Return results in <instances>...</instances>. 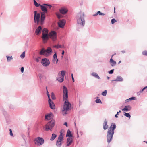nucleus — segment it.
Here are the masks:
<instances>
[{
  "label": "nucleus",
  "instance_id": "nucleus-13",
  "mask_svg": "<svg viewBox=\"0 0 147 147\" xmlns=\"http://www.w3.org/2000/svg\"><path fill=\"white\" fill-rule=\"evenodd\" d=\"M131 109V107L129 105L125 106L124 108L122 109V110L126 112L130 111Z\"/></svg>",
  "mask_w": 147,
  "mask_h": 147
},
{
  "label": "nucleus",
  "instance_id": "nucleus-21",
  "mask_svg": "<svg viewBox=\"0 0 147 147\" xmlns=\"http://www.w3.org/2000/svg\"><path fill=\"white\" fill-rule=\"evenodd\" d=\"M53 62H55V59L56 60V63H57L58 60V59L57 58V55L56 53L54 54L53 56Z\"/></svg>",
  "mask_w": 147,
  "mask_h": 147
},
{
  "label": "nucleus",
  "instance_id": "nucleus-29",
  "mask_svg": "<svg viewBox=\"0 0 147 147\" xmlns=\"http://www.w3.org/2000/svg\"><path fill=\"white\" fill-rule=\"evenodd\" d=\"M124 115L126 117L130 118L131 116L129 113L124 112Z\"/></svg>",
  "mask_w": 147,
  "mask_h": 147
},
{
  "label": "nucleus",
  "instance_id": "nucleus-6",
  "mask_svg": "<svg viewBox=\"0 0 147 147\" xmlns=\"http://www.w3.org/2000/svg\"><path fill=\"white\" fill-rule=\"evenodd\" d=\"M55 125V121L54 120H51L44 127L45 130L46 131L49 130L51 131V129L54 127Z\"/></svg>",
  "mask_w": 147,
  "mask_h": 147
},
{
  "label": "nucleus",
  "instance_id": "nucleus-63",
  "mask_svg": "<svg viewBox=\"0 0 147 147\" xmlns=\"http://www.w3.org/2000/svg\"><path fill=\"white\" fill-rule=\"evenodd\" d=\"M121 61H119V63H121Z\"/></svg>",
  "mask_w": 147,
  "mask_h": 147
},
{
  "label": "nucleus",
  "instance_id": "nucleus-27",
  "mask_svg": "<svg viewBox=\"0 0 147 147\" xmlns=\"http://www.w3.org/2000/svg\"><path fill=\"white\" fill-rule=\"evenodd\" d=\"M45 52V50L44 49H42L40 51L39 54L40 55H44Z\"/></svg>",
  "mask_w": 147,
  "mask_h": 147
},
{
  "label": "nucleus",
  "instance_id": "nucleus-3",
  "mask_svg": "<svg viewBox=\"0 0 147 147\" xmlns=\"http://www.w3.org/2000/svg\"><path fill=\"white\" fill-rule=\"evenodd\" d=\"M41 38L43 42L45 43L47 42L49 38L51 39L54 41L57 39V33L55 31H52L49 34L47 33H42Z\"/></svg>",
  "mask_w": 147,
  "mask_h": 147
},
{
  "label": "nucleus",
  "instance_id": "nucleus-30",
  "mask_svg": "<svg viewBox=\"0 0 147 147\" xmlns=\"http://www.w3.org/2000/svg\"><path fill=\"white\" fill-rule=\"evenodd\" d=\"M48 30L46 28H44L42 30V33H48Z\"/></svg>",
  "mask_w": 147,
  "mask_h": 147
},
{
  "label": "nucleus",
  "instance_id": "nucleus-55",
  "mask_svg": "<svg viewBox=\"0 0 147 147\" xmlns=\"http://www.w3.org/2000/svg\"><path fill=\"white\" fill-rule=\"evenodd\" d=\"M33 1H34V4H35L36 3H37V2L35 0H33Z\"/></svg>",
  "mask_w": 147,
  "mask_h": 147
},
{
  "label": "nucleus",
  "instance_id": "nucleus-62",
  "mask_svg": "<svg viewBox=\"0 0 147 147\" xmlns=\"http://www.w3.org/2000/svg\"><path fill=\"white\" fill-rule=\"evenodd\" d=\"M118 112H119V113L121 112V110H119V111Z\"/></svg>",
  "mask_w": 147,
  "mask_h": 147
},
{
  "label": "nucleus",
  "instance_id": "nucleus-61",
  "mask_svg": "<svg viewBox=\"0 0 147 147\" xmlns=\"http://www.w3.org/2000/svg\"><path fill=\"white\" fill-rule=\"evenodd\" d=\"M119 113V112H117V113L116 114L118 115V114Z\"/></svg>",
  "mask_w": 147,
  "mask_h": 147
},
{
  "label": "nucleus",
  "instance_id": "nucleus-38",
  "mask_svg": "<svg viewBox=\"0 0 147 147\" xmlns=\"http://www.w3.org/2000/svg\"><path fill=\"white\" fill-rule=\"evenodd\" d=\"M114 69H112L110 71H108V73L109 74H112L113 73L114 71Z\"/></svg>",
  "mask_w": 147,
  "mask_h": 147
},
{
  "label": "nucleus",
  "instance_id": "nucleus-41",
  "mask_svg": "<svg viewBox=\"0 0 147 147\" xmlns=\"http://www.w3.org/2000/svg\"><path fill=\"white\" fill-rule=\"evenodd\" d=\"M98 14L100 15H105L104 13L101 12L100 11H98Z\"/></svg>",
  "mask_w": 147,
  "mask_h": 147
},
{
  "label": "nucleus",
  "instance_id": "nucleus-47",
  "mask_svg": "<svg viewBox=\"0 0 147 147\" xmlns=\"http://www.w3.org/2000/svg\"><path fill=\"white\" fill-rule=\"evenodd\" d=\"M98 14V11L94 15H93V16H97Z\"/></svg>",
  "mask_w": 147,
  "mask_h": 147
},
{
  "label": "nucleus",
  "instance_id": "nucleus-34",
  "mask_svg": "<svg viewBox=\"0 0 147 147\" xmlns=\"http://www.w3.org/2000/svg\"><path fill=\"white\" fill-rule=\"evenodd\" d=\"M46 90H47V94L48 96L49 100V99H50V95L49 94V93L47 89V87H46Z\"/></svg>",
  "mask_w": 147,
  "mask_h": 147
},
{
  "label": "nucleus",
  "instance_id": "nucleus-1",
  "mask_svg": "<svg viewBox=\"0 0 147 147\" xmlns=\"http://www.w3.org/2000/svg\"><path fill=\"white\" fill-rule=\"evenodd\" d=\"M46 6L44 5H40V8L42 11L43 12L41 13V16L40 20V14L39 13H37L36 11H34V19L35 23L36 21L37 24H40V25H42L44 23V20L45 18V13H47V9L46 8Z\"/></svg>",
  "mask_w": 147,
  "mask_h": 147
},
{
  "label": "nucleus",
  "instance_id": "nucleus-9",
  "mask_svg": "<svg viewBox=\"0 0 147 147\" xmlns=\"http://www.w3.org/2000/svg\"><path fill=\"white\" fill-rule=\"evenodd\" d=\"M34 141H36L35 143L38 145H42L44 142V139L42 138H40L39 137L36 138Z\"/></svg>",
  "mask_w": 147,
  "mask_h": 147
},
{
  "label": "nucleus",
  "instance_id": "nucleus-35",
  "mask_svg": "<svg viewBox=\"0 0 147 147\" xmlns=\"http://www.w3.org/2000/svg\"><path fill=\"white\" fill-rule=\"evenodd\" d=\"M54 47L57 48H61V46L60 45H55Z\"/></svg>",
  "mask_w": 147,
  "mask_h": 147
},
{
  "label": "nucleus",
  "instance_id": "nucleus-7",
  "mask_svg": "<svg viewBox=\"0 0 147 147\" xmlns=\"http://www.w3.org/2000/svg\"><path fill=\"white\" fill-rule=\"evenodd\" d=\"M63 135L61 132H60V134L58 138L56 143V145L57 147H61L62 145V143L61 142L63 140Z\"/></svg>",
  "mask_w": 147,
  "mask_h": 147
},
{
  "label": "nucleus",
  "instance_id": "nucleus-8",
  "mask_svg": "<svg viewBox=\"0 0 147 147\" xmlns=\"http://www.w3.org/2000/svg\"><path fill=\"white\" fill-rule=\"evenodd\" d=\"M65 75V71H62L61 73L59 72L58 77L57 78V80L60 82H62L63 81L64 76Z\"/></svg>",
  "mask_w": 147,
  "mask_h": 147
},
{
  "label": "nucleus",
  "instance_id": "nucleus-18",
  "mask_svg": "<svg viewBox=\"0 0 147 147\" xmlns=\"http://www.w3.org/2000/svg\"><path fill=\"white\" fill-rule=\"evenodd\" d=\"M59 11L61 13L65 14L68 11V10L66 9L62 8L60 9Z\"/></svg>",
  "mask_w": 147,
  "mask_h": 147
},
{
  "label": "nucleus",
  "instance_id": "nucleus-49",
  "mask_svg": "<svg viewBox=\"0 0 147 147\" xmlns=\"http://www.w3.org/2000/svg\"><path fill=\"white\" fill-rule=\"evenodd\" d=\"M3 113L4 115L5 116L7 114V113L6 111H4L3 112Z\"/></svg>",
  "mask_w": 147,
  "mask_h": 147
},
{
  "label": "nucleus",
  "instance_id": "nucleus-33",
  "mask_svg": "<svg viewBox=\"0 0 147 147\" xmlns=\"http://www.w3.org/2000/svg\"><path fill=\"white\" fill-rule=\"evenodd\" d=\"M95 102L97 103H102L101 100L99 99H97L96 100Z\"/></svg>",
  "mask_w": 147,
  "mask_h": 147
},
{
  "label": "nucleus",
  "instance_id": "nucleus-54",
  "mask_svg": "<svg viewBox=\"0 0 147 147\" xmlns=\"http://www.w3.org/2000/svg\"><path fill=\"white\" fill-rule=\"evenodd\" d=\"M57 16L59 18H60V16L59 15L57 14Z\"/></svg>",
  "mask_w": 147,
  "mask_h": 147
},
{
  "label": "nucleus",
  "instance_id": "nucleus-23",
  "mask_svg": "<svg viewBox=\"0 0 147 147\" xmlns=\"http://www.w3.org/2000/svg\"><path fill=\"white\" fill-rule=\"evenodd\" d=\"M92 75L96 78L100 79V78L99 77V76H98L97 74L95 72H93L92 73Z\"/></svg>",
  "mask_w": 147,
  "mask_h": 147
},
{
  "label": "nucleus",
  "instance_id": "nucleus-26",
  "mask_svg": "<svg viewBox=\"0 0 147 147\" xmlns=\"http://www.w3.org/2000/svg\"><path fill=\"white\" fill-rule=\"evenodd\" d=\"M6 57L7 59V61L8 62L10 61L11 60L13 59V57L12 56H6Z\"/></svg>",
  "mask_w": 147,
  "mask_h": 147
},
{
  "label": "nucleus",
  "instance_id": "nucleus-22",
  "mask_svg": "<svg viewBox=\"0 0 147 147\" xmlns=\"http://www.w3.org/2000/svg\"><path fill=\"white\" fill-rule=\"evenodd\" d=\"M66 137H69L70 138L72 137V135L71 134V132L69 129H68L66 135Z\"/></svg>",
  "mask_w": 147,
  "mask_h": 147
},
{
  "label": "nucleus",
  "instance_id": "nucleus-45",
  "mask_svg": "<svg viewBox=\"0 0 147 147\" xmlns=\"http://www.w3.org/2000/svg\"><path fill=\"white\" fill-rule=\"evenodd\" d=\"M21 71L22 73H23L24 71V68L23 67H22L21 69Z\"/></svg>",
  "mask_w": 147,
  "mask_h": 147
},
{
  "label": "nucleus",
  "instance_id": "nucleus-42",
  "mask_svg": "<svg viewBox=\"0 0 147 147\" xmlns=\"http://www.w3.org/2000/svg\"><path fill=\"white\" fill-rule=\"evenodd\" d=\"M34 5L36 7H38L40 6V5H41L40 4H38L37 3H36Z\"/></svg>",
  "mask_w": 147,
  "mask_h": 147
},
{
  "label": "nucleus",
  "instance_id": "nucleus-12",
  "mask_svg": "<svg viewBox=\"0 0 147 147\" xmlns=\"http://www.w3.org/2000/svg\"><path fill=\"white\" fill-rule=\"evenodd\" d=\"M48 102L50 108L53 109H55V106L53 101L51 100V99H49V100H48Z\"/></svg>",
  "mask_w": 147,
  "mask_h": 147
},
{
  "label": "nucleus",
  "instance_id": "nucleus-57",
  "mask_svg": "<svg viewBox=\"0 0 147 147\" xmlns=\"http://www.w3.org/2000/svg\"><path fill=\"white\" fill-rule=\"evenodd\" d=\"M115 117H116V118H117L118 117V116H117V114H116L115 115Z\"/></svg>",
  "mask_w": 147,
  "mask_h": 147
},
{
  "label": "nucleus",
  "instance_id": "nucleus-4",
  "mask_svg": "<svg viewBox=\"0 0 147 147\" xmlns=\"http://www.w3.org/2000/svg\"><path fill=\"white\" fill-rule=\"evenodd\" d=\"M116 128V125L115 123H111L110 127L108 130L107 138V142L109 144L112 139L114 134V130Z\"/></svg>",
  "mask_w": 147,
  "mask_h": 147
},
{
  "label": "nucleus",
  "instance_id": "nucleus-56",
  "mask_svg": "<svg viewBox=\"0 0 147 147\" xmlns=\"http://www.w3.org/2000/svg\"><path fill=\"white\" fill-rule=\"evenodd\" d=\"M121 52L123 53H125V51L124 50L121 51Z\"/></svg>",
  "mask_w": 147,
  "mask_h": 147
},
{
  "label": "nucleus",
  "instance_id": "nucleus-16",
  "mask_svg": "<svg viewBox=\"0 0 147 147\" xmlns=\"http://www.w3.org/2000/svg\"><path fill=\"white\" fill-rule=\"evenodd\" d=\"M107 120L106 119H105L103 123V128L104 130L107 129L108 128V125H107Z\"/></svg>",
  "mask_w": 147,
  "mask_h": 147
},
{
  "label": "nucleus",
  "instance_id": "nucleus-11",
  "mask_svg": "<svg viewBox=\"0 0 147 147\" xmlns=\"http://www.w3.org/2000/svg\"><path fill=\"white\" fill-rule=\"evenodd\" d=\"M66 23V21L65 20H60L58 23L59 26L61 28H63L65 26Z\"/></svg>",
  "mask_w": 147,
  "mask_h": 147
},
{
  "label": "nucleus",
  "instance_id": "nucleus-19",
  "mask_svg": "<svg viewBox=\"0 0 147 147\" xmlns=\"http://www.w3.org/2000/svg\"><path fill=\"white\" fill-rule=\"evenodd\" d=\"M123 81V79L120 76H118L117 77L116 79L115 80H112V81Z\"/></svg>",
  "mask_w": 147,
  "mask_h": 147
},
{
  "label": "nucleus",
  "instance_id": "nucleus-53",
  "mask_svg": "<svg viewBox=\"0 0 147 147\" xmlns=\"http://www.w3.org/2000/svg\"><path fill=\"white\" fill-rule=\"evenodd\" d=\"M64 125H66V127L67 126V123L66 122H65L64 124Z\"/></svg>",
  "mask_w": 147,
  "mask_h": 147
},
{
  "label": "nucleus",
  "instance_id": "nucleus-59",
  "mask_svg": "<svg viewBox=\"0 0 147 147\" xmlns=\"http://www.w3.org/2000/svg\"><path fill=\"white\" fill-rule=\"evenodd\" d=\"M115 12V8L114 7V13Z\"/></svg>",
  "mask_w": 147,
  "mask_h": 147
},
{
  "label": "nucleus",
  "instance_id": "nucleus-28",
  "mask_svg": "<svg viewBox=\"0 0 147 147\" xmlns=\"http://www.w3.org/2000/svg\"><path fill=\"white\" fill-rule=\"evenodd\" d=\"M51 97L52 100H54L56 99V97L55 96L53 92H52L51 93Z\"/></svg>",
  "mask_w": 147,
  "mask_h": 147
},
{
  "label": "nucleus",
  "instance_id": "nucleus-24",
  "mask_svg": "<svg viewBox=\"0 0 147 147\" xmlns=\"http://www.w3.org/2000/svg\"><path fill=\"white\" fill-rule=\"evenodd\" d=\"M57 135L54 133L52 134V136L50 138V140L51 141L55 139Z\"/></svg>",
  "mask_w": 147,
  "mask_h": 147
},
{
  "label": "nucleus",
  "instance_id": "nucleus-51",
  "mask_svg": "<svg viewBox=\"0 0 147 147\" xmlns=\"http://www.w3.org/2000/svg\"><path fill=\"white\" fill-rule=\"evenodd\" d=\"M145 90V88H143L142 89L140 92V93H141L144 90Z\"/></svg>",
  "mask_w": 147,
  "mask_h": 147
},
{
  "label": "nucleus",
  "instance_id": "nucleus-50",
  "mask_svg": "<svg viewBox=\"0 0 147 147\" xmlns=\"http://www.w3.org/2000/svg\"><path fill=\"white\" fill-rule=\"evenodd\" d=\"M145 90V88H143L142 89L140 92V93H141L144 90Z\"/></svg>",
  "mask_w": 147,
  "mask_h": 147
},
{
  "label": "nucleus",
  "instance_id": "nucleus-10",
  "mask_svg": "<svg viewBox=\"0 0 147 147\" xmlns=\"http://www.w3.org/2000/svg\"><path fill=\"white\" fill-rule=\"evenodd\" d=\"M42 64L43 66L47 67L49 65L50 63L49 60L47 58L42 59Z\"/></svg>",
  "mask_w": 147,
  "mask_h": 147
},
{
  "label": "nucleus",
  "instance_id": "nucleus-52",
  "mask_svg": "<svg viewBox=\"0 0 147 147\" xmlns=\"http://www.w3.org/2000/svg\"><path fill=\"white\" fill-rule=\"evenodd\" d=\"M130 101V100H128V99H127L125 100V102H128Z\"/></svg>",
  "mask_w": 147,
  "mask_h": 147
},
{
  "label": "nucleus",
  "instance_id": "nucleus-32",
  "mask_svg": "<svg viewBox=\"0 0 147 147\" xmlns=\"http://www.w3.org/2000/svg\"><path fill=\"white\" fill-rule=\"evenodd\" d=\"M43 5H44L46 6V7H48L49 9H51L52 7V6L49 4L45 3Z\"/></svg>",
  "mask_w": 147,
  "mask_h": 147
},
{
  "label": "nucleus",
  "instance_id": "nucleus-58",
  "mask_svg": "<svg viewBox=\"0 0 147 147\" xmlns=\"http://www.w3.org/2000/svg\"><path fill=\"white\" fill-rule=\"evenodd\" d=\"M107 78L108 80H109L110 78V77L108 76H107Z\"/></svg>",
  "mask_w": 147,
  "mask_h": 147
},
{
  "label": "nucleus",
  "instance_id": "nucleus-36",
  "mask_svg": "<svg viewBox=\"0 0 147 147\" xmlns=\"http://www.w3.org/2000/svg\"><path fill=\"white\" fill-rule=\"evenodd\" d=\"M107 90H105L102 92V95L104 96H105L107 95Z\"/></svg>",
  "mask_w": 147,
  "mask_h": 147
},
{
  "label": "nucleus",
  "instance_id": "nucleus-37",
  "mask_svg": "<svg viewBox=\"0 0 147 147\" xmlns=\"http://www.w3.org/2000/svg\"><path fill=\"white\" fill-rule=\"evenodd\" d=\"M117 21L115 19H113L111 20V22L112 24H113Z\"/></svg>",
  "mask_w": 147,
  "mask_h": 147
},
{
  "label": "nucleus",
  "instance_id": "nucleus-48",
  "mask_svg": "<svg viewBox=\"0 0 147 147\" xmlns=\"http://www.w3.org/2000/svg\"><path fill=\"white\" fill-rule=\"evenodd\" d=\"M64 53H65V52H64V50H63L62 51V55H63V56H62V58L63 57V55H64Z\"/></svg>",
  "mask_w": 147,
  "mask_h": 147
},
{
  "label": "nucleus",
  "instance_id": "nucleus-14",
  "mask_svg": "<svg viewBox=\"0 0 147 147\" xmlns=\"http://www.w3.org/2000/svg\"><path fill=\"white\" fill-rule=\"evenodd\" d=\"M42 30V28L41 26H38L36 28V31L35 33L37 35H38L39 33L41 32Z\"/></svg>",
  "mask_w": 147,
  "mask_h": 147
},
{
  "label": "nucleus",
  "instance_id": "nucleus-60",
  "mask_svg": "<svg viewBox=\"0 0 147 147\" xmlns=\"http://www.w3.org/2000/svg\"><path fill=\"white\" fill-rule=\"evenodd\" d=\"M147 88V86H146V87H145L144 88H145V89H146V88Z\"/></svg>",
  "mask_w": 147,
  "mask_h": 147
},
{
  "label": "nucleus",
  "instance_id": "nucleus-40",
  "mask_svg": "<svg viewBox=\"0 0 147 147\" xmlns=\"http://www.w3.org/2000/svg\"><path fill=\"white\" fill-rule=\"evenodd\" d=\"M136 99V98L134 97H132L128 99V100H135Z\"/></svg>",
  "mask_w": 147,
  "mask_h": 147
},
{
  "label": "nucleus",
  "instance_id": "nucleus-44",
  "mask_svg": "<svg viewBox=\"0 0 147 147\" xmlns=\"http://www.w3.org/2000/svg\"><path fill=\"white\" fill-rule=\"evenodd\" d=\"M71 78H72V81L73 82H74V77H73V74H71Z\"/></svg>",
  "mask_w": 147,
  "mask_h": 147
},
{
  "label": "nucleus",
  "instance_id": "nucleus-15",
  "mask_svg": "<svg viewBox=\"0 0 147 147\" xmlns=\"http://www.w3.org/2000/svg\"><path fill=\"white\" fill-rule=\"evenodd\" d=\"M73 139L72 138H68L66 142L67 144L66 145V146H70L71 144Z\"/></svg>",
  "mask_w": 147,
  "mask_h": 147
},
{
  "label": "nucleus",
  "instance_id": "nucleus-25",
  "mask_svg": "<svg viewBox=\"0 0 147 147\" xmlns=\"http://www.w3.org/2000/svg\"><path fill=\"white\" fill-rule=\"evenodd\" d=\"M45 51L48 53L49 54L50 53L52 52V51L50 47H48L47 48V49L45 50Z\"/></svg>",
  "mask_w": 147,
  "mask_h": 147
},
{
  "label": "nucleus",
  "instance_id": "nucleus-2",
  "mask_svg": "<svg viewBox=\"0 0 147 147\" xmlns=\"http://www.w3.org/2000/svg\"><path fill=\"white\" fill-rule=\"evenodd\" d=\"M68 90L66 86H63V98L64 100H65L63 105L62 112L63 114H66L67 111L70 109L71 107V105L68 100Z\"/></svg>",
  "mask_w": 147,
  "mask_h": 147
},
{
  "label": "nucleus",
  "instance_id": "nucleus-31",
  "mask_svg": "<svg viewBox=\"0 0 147 147\" xmlns=\"http://www.w3.org/2000/svg\"><path fill=\"white\" fill-rule=\"evenodd\" d=\"M25 52L24 51L21 55L20 57H21V58L23 59L25 57Z\"/></svg>",
  "mask_w": 147,
  "mask_h": 147
},
{
  "label": "nucleus",
  "instance_id": "nucleus-20",
  "mask_svg": "<svg viewBox=\"0 0 147 147\" xmlns=\"http://www.w3.org/2000/svg\"><path fill=\"white\" fill-rule=\"evenodd\" d=\"M110 63H111V66H115L116 64V62L112 59V57L110 59Z\"/></svg>",
  "mask_w": 147,
  "mask_h": 147
},
{
  "label": "nucleus",
  "instance_id": "nucleus-43",
  "mask_svg": "<svg viewBox=\"0 0 147 147\" xmlns=\"http://www.w3.org/2000/svg\"><path fill=\"white\" fill-rule=\"evenodd\" d=\"M10 131V134L11 136H13V134L12 132V131L11 129H9V130Z\"/></svg>",
  "mask_w": 147,
  "mask_h": 147
},
{
  "label": "nucleus",
  "instance_id": "nucleus-39",
  "mask_svg": "<svg viewBox=\"0 0 147 147\" xmlns=\"http://www.w3.org/2000/svg\"><path fill=\"white\" fill-rule=\"evenodd\" d=\"M142 54L143 55L147 56V51H144L142 52Z\"/></svg>",
  "mask_w": 147,
  "mask_h": 147
},
{
  "label": "nucleus",
  "instance_id": "nucleus-64",
  "mask_svg": "<svg viewBox=\"0 0 147 147\" xmlns=\"http://www.w3.org/2000/svg\"><path fill=\"white\" fill-rule=\"evenodd\" d=\"M113 55H112V57H113Z\"/></svg>",
  "mask_w": 147,
  "mask_h": 147
},
{
  "label": "nucleus",
  "instance_id": "nucleus-5",
  "mask_svg": "<svg viewBox=\"0 0 147 147\" xmlns=\"http://www.w3.org/2000/svg\"><path fill=\"white\" fill-rule=\"evenodd\" d=\"M84 17V13L82 12L78 13L76 17L77 23L82 26H84L85 24V21Z\"/></svg>",
  "mask_w": 147,
  "mask_h": 147
},
{
  "label": "nucleus",
  "instance_id": "nucleus-17",
  "mask_svg": "<svg viewBox=\"0 0 147 147\" xmlns=\"http://www.w3.org/2000/svg\"><path fill=\"white\" fill-rule=\"evenodd\" d=\"M53 117V115L52 114H49L45 115V119L47 120H49L52 119Z\"/></svg>",
  "mask_w": 147,
  "mask_h": 147
},
{
  "label": "nucleus",
  "instance_id": "nucleus-46",
  "mask_svg": "<svg viewBox=\"0 0 147 147\" xmlns=\"http://www.w3.org/2000/svg\"><path fill=\"white\" fill-rule=\"evenodd\" d=\"M35 61L37 62H39V59L38 58H36L35 59Z\"/></svg>",
  "mask_w": 147,
  "mask_h": 147
}]
</instances>
